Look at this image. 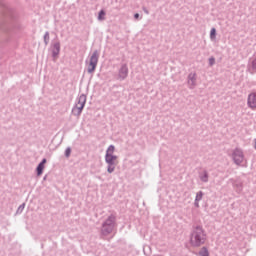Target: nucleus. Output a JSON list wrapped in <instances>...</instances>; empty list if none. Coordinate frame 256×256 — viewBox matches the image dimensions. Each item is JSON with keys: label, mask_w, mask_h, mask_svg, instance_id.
<instances>
[{"label": "nucleus", "mask_w": 256, "mask_h": 256, "mask_svg": "<svg viewBox=\"0 0 256 256\" xmlns=\"http://www.w3.org/2000/svg\"><path fill=\"white\" fill-rule=\"evenodd\" d=\"M202 181L207 182V174H205L204 177H202Z\"/></svg>", "instance_id": "18"}, {"label": "nucleus", "mask_w": 256, "mask_h": 256, "mask_svg": "<svg viewBox=\"0 0 256 256\" xmlns=\"http://www.w3.org/2000/svg\"><path fill=\"white\" fill-rule=\"evenodd\" d=\"M97 63H99V52L95 51L90 58L88 73H93L95 71L97 68Z\"/></svg>", "instance_id": "3"}, {"label": "nucleus", "mask_w": 256, "mask_h": 256, "mask_svg": "<svg viewBox=\"0 0 256 256\" xmlns=\"http://www.w3.org/2000/svg\"><path fill=\"white\" fill-rule=\"evenodd\" d=\"M206 241L207 234H205V230L201 226H196L190 239L192 247H201V245H205Z\"/></svg>", "instance_id": "1"}, {"label": "nucleus", "mask_w": 256, "mask_h": 256, "mask_svg": "<svg viewBox=\"0 0 256 256\" xmlns=\"http://www.w3.org/2000/svg\"><path fill=\"white\" fill-rule=\"evenodd\" d=\"M61 51V44L59 42L55 43L52 48V55L53 57L57 58Z\"/></svg>", "instance_id": "7"}, {"label": "nucleus", "mask_w": 256, "mask_h": 256, "mask_svg": "<svg viewBox=\"0 0 256 256\" xmlns=\"http://www.w3.org/2000/svg\"><path fill=\"white\" fill-rule=\"evenodd\" d=\"M250 71H251V73H256V58H254V59L251 61V64H250Z\"/></svg>", "instance_id": "10"}, {"label": "nucleus", "mask_w": 256, "mask_h": 256, "mask_svg": "<svg viewBox=\"0 0 256 256\" xmlns=\"http://www.w3.org/2000/svg\"><path fill=\"white\" fill-rule=\"evenodd\" d=\"M134 17H135V19H137V18L139 17V13H136V14L134 15Z\"/></svg>", "instance_id": "21"}, {"label": "nucleus", "mask_w": 256, "mask_h": 256, "mask_svg": "<svg viewBox=\"0 0 256 256\" xmlns=\"http://www.w3.org/2000/svg\"><path fill=\"white\" fill-rule=\"evenodd\" d=\"M233 159L236 163V165H241V162L243 161L244 159V156H243V151L239 150V149H236L234 151V154H233Z\"/></svg>", "instance_id": "5"}, {"label": "nucleus", "mask_w": 256, "mask_h": 256, "mask_svg": "<svg viewBox=\"0 0 256 256\" xmlns=\"http://www.w3.org/2000/svg\"><path fill=\"white\" fill-rule=\"evenodd\" d=\"M66 157H69L71 155V148H67L65 151Z\"/></svg>", "instance_id": "16"}, {"label": "nucleus", "mask_w": 256, "mask_h": 256, "mask_svg": "<svg viewBox=\"0 0 256 256\" xmlns=\"http://www.w3.org/2000/svg\"><path fill=\"white\" fill-rule=\"evenodd\" d=\"M247 103L250 109H256V92L249 94Z\"/></svg>", "instance_id": "6"}, {"label": "nucleus", "mask_w": 256, "mask_h": 256, "mask_svg": "<svg viewBox=\"0 0 256 256\" xmlns=\"http://www.w3.org/2000/svg\"><path fill=\"white\" fill-rule=\"evenodd\" d=\"M44 39H45V41H47V39H49V33L45 34Z\"/></svg>", "instance_id": "19"}, {"label": "nucleus", "mask_w": 256, "mask_h": 256, "mask_svg": "<svg viewBox=\"0 0 256 256\" xmlns=\"http://www.w3.org/2000/svg\"><path fill=\"white\" fill-rule=\"evenodd\" d=\"M197 80V75L195 73H191L188 76V83L189 85H192V87H195V81Z\"/></svg>", "instance_id": "9"}, {"label": "nucleus", "mask_w": 256, "mask_h": 256, "mask_svg": "<svg viewBox=\"0 0 256 256\" xmlns=\"http://www.w3.org/2000/svg\"><path fill=\"white\" fill-rule=\"evenodd\" d=\"M216 33H217V30H215V28H212L210 32V39H215Z\"/></svg>", "instance_id": "14"}, {"label": "nucleus", "mask_w": 256, "mask_h": 256, "mask_svg": "<svg viewBox=\"0 0 256 256\" xmlns=\"http://www.w3.org/2000/svg\"><path fill=\"white\" fill-rule=\"evenodd\" d=\"M115 164H108V173H113L115 171Z\"/></svg>", "instance_id": "15"}, {"label": "nucleus", "mask_w": 256, "mask_h": 256, "mask_svg": "<svg viewBox=\"0 0 256 256\" xmlns=\"http://www.w3.org/2000/svg\"><path fill=\"white\" fill-rule=\"evenodd\" d=\"M85 103H87V97L85 95H81L78 99L75 108L73 109V112L77 113L78 115H81L83 107H85Z\"/></svg>", "instance_id": "4"}, {"label": "nucleus", "mask_w": 256, "mask_h": 256, "mask_svg": "<svg viewBox=\"0 0 256 256\" xmlns=\"http://www.w3.org/2000/svg\"><path fill=\"white\" fill-rule=\"evenodd\" d=\"M45 163H47V159H43L42 162L37 167V175H43V169H45Z\"/></svg>", "instance_id": "8"}, {"label": "nucleus", "mask_w": 256, "mask_h": 256, "mask_svg": "<svg viewBox=\"0 0 256 256\" xmlns=\"http://www.w3.org/2000/svg\"><path fill=\"white\" fill-rule=\"evenodd\" d=\"M199 255L200 256H209V250H207V248L203 247V248H201Z\"/></svg>", "instance_id": "12"}, {"label": "nucleus", "mask_w": 256, "mask_h": 256, "mask_svg": "<svg viewBox=\"0 0 256 256\" xmlns=\"http://www.w3.org/2000/svg\"><path fill=\"white\" fill-rule=\"evenodd\" d=\"M203 199V192H198L196 195V207H199V201H201Z\"/></svg>", "instance_id": "11"}, {"label": "nucleus", "mask_w": 256, "mask_h": 256, "mask_svg": "<svg viewBox=\"0 0 256 256\" xmlns=\"http://www.w3.org/2000/svg\"><path fill=\"white\" fill-rule=\"evenodd\" d=\"M115 153V146L110 145L106 151L105 161L108 165H117V156L113 155Z\"/></svg>", "instance_id": "2"}, {"label": "nucleus", "mask_w": 256, "mask_h": 256, "mask_svg": "<svg viewBox=\"0 0 256 256\" xmlns=\"http://www.w3.org/2000/svg\"><path fill=\"white\" fill-rule=\"evenodd\" d=\"M98 19L99 21L105 20V12L103 10L99 12Z\"/></svg>", "instance_id": "13"}, {"label": "nucleus", "mask_w": 256, "mask_h": 256, "mask_svg": "<svg viewBox=\"0 0 256 256\" xmlns=\"http://www.w3.org/2000/svg\"><path fill=\"white\" fill-rule=\"evenodd\" d=\"M209 64L210 65H215V58H210L209 59Z\"/></svg>", "instance_id": "17"}, {"label": "nucleus", "mask_w": 256, "mask_h": 256, "mask_svg": "<svg viewBox=\"0 0 256 256\" xmlns=\"http://www.w3.org/2000/svg\"><path fill=\"white\" fill-rule=\"evenodd\" d=\"M122 71H124L125 75H127V68H123Z\"/></svg>", "instance_id": "20"}]
</instances>
